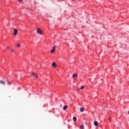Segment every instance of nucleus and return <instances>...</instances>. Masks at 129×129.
<instances>
[{
  "instance_id": "20e7f679",
  "label": "nucleus",
  "mask_w": 129,
  "mask_h": 129,
  "mask_svg": "<svg viewBox=\"0 0 129 129\" xmlns=\"http://www.w3.org/2000/svg\"><path fill=\"white\" fill-rule=\"evenodd\" d=\"M32 75H33V76H34V77H36V78H38V75H37V74L35 73V72H32Z\"/></svg>"
},
{
  "instance_id": "7ed1b4c3",
  "label": "nucleus",
  "mask_w": 129,
  "mask_h": 129,
  "mask_svg": "<svg viewBox=\"0 0 129 129\" xmlns=\"http://www.w3.org/2000/svg\"><path fill=\"white\" fill-rule=\"evenodd\" d=\"M55 49H56V46H53L52 49L51 50V53H54L55 52Z\"/></svg>"
},
{
  "instance_id": "f257e3e1",
  "label": "nucleus",
  "mask_w": 129,
  "mask_h": 129,
  "mask_svg": "<svg viewBox=\"0 0 129 129\" xmlns=\"http://www.w3.org/2000/svg\"><path fill=\"white\" fill-rule=\"evenodd\" d=\"M37 34H39V35H43V31L40 28L37 29Z\"/></svg>"
},
{
  "instance_id": "ddd939ff",
  "label": "nucleus",
  "mask_w": 129,
  "mask_h": 129,
  "mask_svg": "<svg viewBox=\"0 0 129 129\" xmlns=\"http://www.w3.org/2000/svg\"><path fill=\"white\" fill-rule=\"evenodd\" d=\"M20 46H21V44L20 43H18L17 44V47H20Z\"/></svg>"
},
{
  "instance_id": "6e6552de",
  "label": "nucleus",
  "mask_w": 129,
  "mask_h": 129,
  "mask_svg": "<svg viewBox=\"0 0 129 129\" xmlns=\"http://www.w3.org/2000/svg\"><path fill=\"white\" fill-rule=\"evenodd\" d=\"M94 124L95 125V126H97V125H98V122L95 121L94 122Z\"/></svg>"
},
{
  "instance_id": "dca6fc26",
  "label": "nucleus",
  "mask_w": 129,
  "mask_h": 129,
  "mask_svg": "<svg viewBox=\"0 0 129 129\" xmlns=\"http://www.w3.org/2000/svg\"><path fill=\"white\" fill-rule=\"evenodd\" d=\"M110 119H111V117H109V120H110Z\"/></svg>"
},
{
  "instance_id": "2eb2a0df",
  "label": "nucleus",
  "mask_w": 129,
  "mask_h": 129,
  "mask_svg": "<svg viewBox=\"0 0 129 129\" xmlns=\"http://www.w3.org/2000/svg\"><path fill=\"white\" fill-rule=\"evenodd\" d=\"M8 84H9V85H11V83L9 81H8Z\"/></svg>"
},
{
  "instance_id": "9d476101",
  "label": "nucleus",
  "mask_w": 129,
  "mask_h": 129,
  "mask_svg": "<svg viewBox=\"0 0 129 129\" xmlns=\"http://www.w3.org/2000/svg\"><path fill=\"white\" fill-rule=\"evenodd\" d=\"M68 107V106H66V105L64 106L63 107V110H66V109H67Z\"/></svg>"
},
{
  "instance_id": "423d86ee",
  "label": "nucleus",
  "mask_w": 129,
  "mask_h": 129,
  "mask_svg": "<svg viewBox=\"0 0 129 129\" xmlns=\"http://www.w3.org/2000/svg\"><path fill=\"white\" fill-rule=\"evenodd\" d=\"M52 67H54V68H56V67H57V64H56V63L53 62L52 63Z\"/></svg>"
},
{
  "instance_id": "6ab92c4d",
  "label": "nucleus",
  "mask_w": 129,
  "mask_h": 129,
  "mask_svg": "<svg viewBox=\"0 0 129 129\" xmlns=\"http://www.w3.org/2000/svg\"><path fill=\"white\" fill-rule=\"evenodd\" d=\"M19 2H22L23 0H18Z\"/></svg>"
},
{
  "instance_id": "4468645a",
  "label": "nucleus",
  "mask_w": 129,
  "mask_h": 129,
  "mask_svg": "<svg viewBox=\"0 0 129 129\" xmlns=\"http://www.w3.org/2000/svg\"><path fill=\"white\" fill-rule=\"evenodd\" d=\"M84 86H81V89H84Z\"/></svg>"
},
{
  "instance_id": "0eeeda50",
  "label": "nucleus",
  "mask_w": 129,
  "mask_h": 129,
  "mask_svg": "<svg viewBox=\"0 0 129 129\" xmlns=\"http://www.w3.org/2000/svg\"><path fill=\"white\" fill-rule=\"evenodd\" d=\"M0 84H3V85H6V82L3 81V80L0 81Z\"/></svg>"
},
{
  "instance_id": "f8f14e48",
  "label": "nucleus",
  "mask_w": 129,
  "mask_h": 129,
  "mask_svg": "<svg viewBox=\"0 0 129 129\" xmlns=\"http://www.w3.org/2000/svg\"><path fill=\"white\" fill-rule=\"evenodd\" d=\"M83 127H84V126L83 125L80 126V128L82 129L83 128Z\"/></svg>"
},
{
  "instance_id": "a211bd4d",
  "label": "nucleus",
  "mask_w": 129,
  "mask_h": 129,
  "mask_svg": "<svg viewBox=\"0 0 129 129\" xmlns=\"http://www.w3.org/2000/svg\"><path fill=\"white\" fill-rule=\"evenodd\" d=\"M7 49H10L9 46H7Z\"/></svg>"
},
{
  "instance_id": "1a4fd4ad",
  "label": "nucleus",
  "mask_w": 129,
  "mask_h": 129,
  "mask_svg": "<svg viewBox=\"0 0 129 129\" xmlns=\"http://www.w3.org/2000/svg\"><path fill=\"white\" fill-rule=\"evenodd\" d=\"M80 110L81 111V112H83V111H84V108L82 107L80 109Z\"/></svg>"
},
{
  "instance_id": "39448f33",
  "label": "nucleus",
  "mask_w": 129,
  "mask_h": 129,
  "mask_svg": "<svg viewBox=\"0 0 129 129\" xmlns=\"http://www.w3.org/2000/svg\"><path fill=\"white\" fill-rule=\"evenodd\" d=\"M17 34H18V30H17V29H14V35L16 36L17 35Z\"/></svg>"
},
{
  "instance_id": "f03ea898",
  "label": "nucleus",
  "mask_w": 129,
  "mask_h": 129,
  "mask_svg": "<svg viewBox=\"0 0 129 129\" xmlns=\"http://www.w3.org/2000/svg\"><path fill=\"white\" fill-rule=\"evenodd\" d=\"M72 77H73V79H74V80H76V79H77V77H78L77 74H73Z\"/></svg>"
},
{
  "instance_id": "f3484780",
  "label": "nucleus",
  "mask_w": 129,
  "mask_h": 129,
  "mask_svg": "<svg viewBox=\"0 0 129 129\" xmlns=\"http://www.w3.org/2000/svg\"><path fill=\"white\" fill-rule=\"evenodd\" d=\"M14 49H11V52H14Z\"/></svg>"
},
{
  "instance_id": "9b49d317",
  "label": "nucleus",
  "mask_w": 129,
  "mask_h": 129,
  "mask_svg": "<svg viewBox=\"0 0 129 129\" xmlns=\"http://www.w3.org/2000/svg\"><path fill=\"white\" fill-rule=\"evenodd\" d=\"M73 120L74 121H76V120H77V118H76V117H73Z\"/></svg>"
}]
</instances>
